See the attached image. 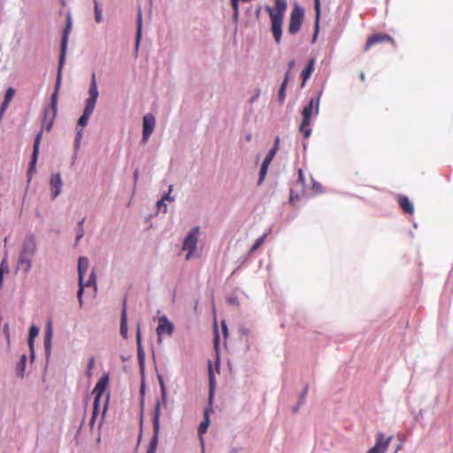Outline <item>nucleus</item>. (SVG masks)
I'll list each match as a JSON object with an SVG mask.
<instances>
[{
    "mask_svg": "<svg viewBox=\"0 0 453 453\" xmlns=\"http://www.w3.org/2000/svg\"><path fill=\"white\" fill-rule=\"evenodd\" d=\"M71 26H72L71 20H70V19H68L66 27H65L63 36H62L60 58H59V64H58V78H57L55 91L51 96V109L50 110L47 109L44 112L43 122L46 121V118H47L48 114H50V111H51V119L47 126V130H50L51 124H52V119L55 118V116L57 114L58 91V88H59L60 83H61V71H62L63 65H64L65 58L67 40H68V35L70 34Z\"/></svg>",
    "mask_w": 453,
    "mask_h": 453,
    "instance_id": "1",
    "label": "nucleus"
},
{
    "mask_svg": "<svg viewBox=\"0 0 453 453\" xmlns=\"http://www.w3.org/2000/svg\"><path fill=\"white\" fill-rule=\"evenodd\" d=\"M36 242L33 235L27 236L22 244L21 250L19 252L18 265L22 268L25 273L30 271L32 266V257L36 251Z\"/></svg>",
    "mask_w": 453,
    "mask_h": 453,
    "instance_id": "2",
    "label": "nucleus"
},
{
    "mask_svg": "<svg viewBox=\"0 0 453 453\" xmlns=\"http://www.w3.org/2000/svg\"><path fill=\"white\" fill-rule=\"evenodd\" d=\"M97 97L98 91L96 87V75L93 74L88 90V98H87L86 100V105L83 114L80 117L78 120V127H84L87 126L88 119L94 111Z\"/></svg>",
    "mask_w": 453,
    "mask_h": 453,
    "instance_id": "3",
    "label": "nucleus"
},
{
    "mask_svg": "<svg viewBox=\"0 0 453 453\" xmlns=\"http://www.w3.org/2000/svg\"><path fill=\"white\" fill-rule=\"evenodd\" d=\"M321 92L316 98H311L309 104L303 108L302 111V122L299 127L301 133L303 134L305 138H308L311 135V117L313 112L315 114L319 113V96Z\"/></svg>",
    "mask_w": 453,
    "mask_h": 453,
    "instance_id": "4",
    "label": "nucleus"
},
{
    "mask_svg": "<svg viewBox=\"0 0 453 453\" xmlns=\"http://www.w3.org/2000/svg\"><path fill=\"white\" fill-rule=\"evenodd\" d=\"M304 10L300 5L296 4L291 12L288 25V33L296 35L299 32L303 21Z\"/></svg>",
    "mask_w": 453,
    "mask_h": 453,
    "instance_id": "5",
    "label": "nucleus"
},
{
    "mask_svg": "<svg viewBox=\"0 0 453 453\" xmlns=\"http://www.w3.org/2000/svg\"><path fill=\"white\" fill-rule=\"evenodd\" d=\"M159 418H160V403L157 401L153 413V431L154 434L150 441L146 453H156L158 432H159Z\"/></svg>",
    "mask_w": 453,
    "mask_h": 453,
    "instance_id": "6",
    "label": "nucleus"
},
{
    "mask_svg": "<svg viewBox=\"0 0 453 453\" xmlns=\"http://www.w3.org/2000/svg\"><path fill=\"white\" fill-rule=\"evenodd\" d=\"M199 234V227L196 226L190 230L183 242L182 250H187L186 259L189 260L193 252L196 250L197 243V235Z\"/></svg>",
    "mask_w": 453,
    "mask_h": 453,
    "instance_id": "7",
    "label": "nucleus"
},
{
    "mask_svg": "<svg viewBox=\"0 0 453 453\" xmlns=\"http://www.w3.org/2000/svg\"><path fill=\"white\" fill-rule=\"evenodd\" d=\"M88 259L85 257H81L78 261V273H79V289L77 293V297L79 300L80 306L81 307L83 304V292H84V283L83 278L88 268Z\"/></svg>",
    "mask_w": 453,
    "mask_h": 453,
    "instance_id": "8",
    "label": "nucleus"
},
{
    "mask_svg": "<svg viewBox=\"0 0 453 453\" xmlns=\"http://www.w3.org/2000/svg\"><path fill=\"white\" fill-rule=\"evenodd\" d=\"M210 380H211V390H210L209 404L204 409L203 420L201 422V424L199 425V427H198V434L200 437H202V435L206 433V431L209 427L210 413L212 411V397H213V378H212V375H211Z\"/></svg>",
    "mask_w": 453,
    "mask_h": 453,
    "instance_id": "9",
    "label": "nucleus"
},
{
    "mask_svg": "<svg viewBox=\"0 0 453 453\" xmlns=\"http://www.w3.org/2000/svg\"><path fill=\"white\" fill-rule=\"evenodd\" d=\"M389 42L395 46V41L388 35L384 33H377L368 36L366 42L364 46V50L368 51L372 47L378 43Z\"/></svg>",
    "mask_w": 453,
    "mask_h": 453,
    "instance_id": "10",
    "label": "nucleus"
},
{
    "mask_svg": "<svg viewBox=\"0 0 453 453\" xmlns=\"http://www.w3.org/2000/svg\"><path fill=\"white\" fill-rule=\"evenodd\" d=\"M156 125L155 116L149 113L142 119V142L146 143L154 131Z\"/></svg>",
    "mask_w": 453,
    "mask_h": 453,
    "instance_id": "11",
    "label": "nucleus"
},
{
    "mask_svg": "<svg viewBox=\"0 0 453 453\" xmlns=\"http://www.w3.org/2000/svg\"><path fill=\"white\" fill-rule=\"evenodd\" d=\"M270 18L272 22V33L276 43L279 44L281 40L283 19L280 18V14H272Z\"/></svg>",
    "mask_w": 453,
    "mask_h": 453,
    "instance_id": "12",
    "label": "nucleus"
},
{
    "mask_svg": "<svg viewBox=\"0 0 453 453\" xmlns=\"http://www.w3.org/2000/svg\"><path fill=\"white\" fill-rule=\"evenodd\" d=\"M390 441L391 437L385 439L383 434H378L376 436L375 445L372 448H371L366 453H385Z\"/></svg>",
    "mask_w": 453,
    "mask_h": 453,
    "instance_id": "13",
    "label": "nucleus"
},
{
    "mask_svg": "<svg viewBox=\"0 0 453 453\" xmlns=\"http://www.w3.org/2000/svg\"><path fill=\"white\" fill-rule=\"evenodd\" d=\"M62 179L60 173H53L50 176V187L52 193V199H55L62 190Z\"/></svg>",
    "mask_w": 453,
    "mask_h": 453,
    "instance_id": "14",
    "label": "nucleus"
},
{
    "mask_svg": "<svg viewBox=\"0 0 453 453\" xmlns=\"http://www.w3.org/2000/svg\"><path fill=\"white\" fill-rule=\"evenodd\" d=\"M109 382V376L108 374H103L101 378L98 380V381L96 384V387L94 388L93 394H95V398L101 399L103 394L104 393L106 387Z\"/></svg>",
    "mask_w": 453,
    "mask_h": 453,
    "instance_id": "15",
    "label": "nucleus"
},
{
    "mask_svg": "<svg viewBox=\"0 0 453 453\" xmlns=\"http://www.w3.org/2000/svg\"><path fill=\"white\" fill-rule=\"evenodd\" d=\"M173 326L166 318L164 317L159 319V323L157 328V333L158 336L164 334L171 335L173 334Z\"/></svg>",
    "mask_w": 453,
    "mask_h": 453,
    "instance_id": "16",
    "label": "nucleus"
},
{
    "mask_svg": "<svg viewBox=\"0 0 453 453\" xmlns=\"http://www.w3.org/2000/svg\"><path fill=\"white\" fill-rule=\"evenodd\" d=\"M397 203L400 206V208L407 214H413L414 212V207L411 201L405 196H397Z\"/></svg>",
    "mask_w": 453,
    "mask_h": 453,
    "instance_id": "17",
    "label": "nucleus"
},
{
    "mask_svg": "<svg viewBox=\"0 0 453 453\" xmlns=\"http://www.w3.org/2000/svg\"><path fill=\"white\" fill-rule=\"evenodd\" d=\"M41 139H42V133H39L35 137V144H34V150H33L32 158H31V162H30V165H29V173H32L35 169V164L37 161V157L39 154V146H40Z\"/></svg>",
    "mask_w": 453,
    "mask_h": 453,
    "instance_id": "18",
    "label": "nucleus"
},
{
    "mask_svg": "<svg viewBox=\"0 0 453 453\" xmlns=\"http://www.w3.org/2000/svg\"><path fill=\"white\" fill-rule=\"evenodd\" d=\"M314 64H315V58H311L309 60L306 67L302 71V73H301V77L303 79L302 87L304 86L305 82L307 81V80L311 77V73H313Z\"/></svg>",
    "mask_w": 453,
    "mask_h": 453,
    "instance_id": "19",
    "label": "nucleus"
},
{
    "mask_svg": "<svg viewBox=\"0 0 453 453\" xmlns=\"http://www.w3.org/2000/svg\"><path fill=\"white\" fill-rule=\"evenodd\" d=\"M275 6L276 10H273L271 7H267V11L269 12V15L272 14H280V18L283 19L284 17V12L287 8V3L285 0H275Z\"/></svg>",
    "mask_w": 453,
    "mask_h": 453,
    "instance_id": "20",
    "label": "nucleus"
},
{
    "mask_svg": "<svg viewBox=\"0 0 453 453\" xmlns=\"http://www.w3.org/2000/svg\"><path fill=\"white\" fill-rule=\"evenodd\" d=\"M120 334L125 339L127 337V314L126 302H124L123 309H122V311H121Z\"/></svg>",
    "mask_w": 453,
    "mask_h": 453,
    "instance_id": "21",
    "label": "nucleus"
},
{
    "mask_svg": "<svg viewBox=\"0 0 453 453\" xmlns=\"http://www.w3.org/2000/svg\"><path fill=\"white\" fill-rule=\"evenodd\" d=\"M279 143H280V138L277 136L275 138V143L274 146L269 150L267 153L265 158L264 159L263 163L266 165H270L272 160L273 159L278 149H279Z\"/></svg>",
    "mask_w": 453,
    "mask_h": 453,
    "instance_id": "22",
    "label": "nucleus"
},
{
    "mask_svg": "<svg viewBox=\"0 0 453 453\" xmlns=\"http://www.w3.org/2000/svg\"><path fill=\"white\" fill-rule=\"evenodd\" d=\"M314 7L316 11V20H315V33L312 38V42L316 41L317 35L319 33V22L320 17V0H314Z\"/></svg>",
    "mask_w": 453,
    "mask_h": 453,
    "instance_id": "23",
    "label": "nucleus"
},
{
    "mask_svg": "<svg viewBox=\"0 0 453 453\" xmlns=\"http://www.w3.org/2000/svg\"><path fill=\"white\" fill-rule=\"evenodd\" d=\"M288 79H289V72H287L286 75H285V78H284V81L280 88V90H279V95H278V97H279V101L280 104H283L284 101H285V98H286V88H287V84H288Z\"/></svg>",
    "mask_w": 453,
    "mask_h": 453,
    "instance_id": "24",
    "label": "nucleus"
},
{
    "mask_svg": "<svg viewBox=\"0 0 453 453\" xmlns=\"http://www.w3.org/2000/svg\"><path fill=\"white\" fill-rule=\"evenodd\" d=\"M94 13H95V20L96 23H101L103 21V9L101 7L98 0H94Z\"/></svg>",
    "mask_w": 453,
    "mask_h": 453,
    "instance_id": "25",
    "label": "nucleus"
},
{
    "mask_svg": "<svg viewBox=\"0 0 453 453\" xmlns=\"http://www.w3.org/2000/svg\"><path fill=\"white\" fill-rule=\"evenodd\" d=\"M100 401L101 399H98V398H95L94 399V403H93V412H92V417H91V419H90V425L91 426H94L95 424V420L100 411Z\"/></svg>",
    "mask_w": 453,
    "mask_h": 453,
    "instance_id": "26",
    "label": "nucleus"
},
{
    "mask_svg": "<svg viewBox=\"0 0 453 453\" xmlns=\"http://www.w3.org/2000/svg\"><path fill=\"white\" fill-rule=\"evenodd\" d=\"M142 37V12L138 13V24H137V33H136V40H135V50H138L140 41Z\"/></svg>",
    "mask_w": 453,
    "mask_h": 453,
    "instance_id": "27",
    "label": "nucleus"
},
{
    "mask_svg": "<svg viewBox=\"0 0 453 453\" xmlns=\"http://www.w3.org/2000/svg\"><path fill=\"white\" fill-rule=\"evenodd\" d=\"M52 333H53L52 323H51V321H49L47 327H46V332H45V342L44 343H45L46 348H49L50 345Z\"/></svg>",
    "mask_w": 453,
    "mask_h": 453,
    "instance_id": "28",
    "label": "nucleus"
},
{
    "mask_svg": "<svg viewBox=\"0 0 453 453\" xmlns=\"http://www.w3.org/2000/svg\"><path fill=\"white\" fill-rule=\"evenodd\" d=\"M27 357L25 354L21 356L19 362L17 364V372L20 377H23V372L26 366Z\"/></svg>",
    "mask_w": 453,
    "mask_h": 453,
    "instance_id": "29",
    "label": "nucleus"
},
{
    "mask_svg": "<svg viewBox=\"0 0 453 453\" xmlns=\"http://www.w3.org/2000/svg\"><path fill=\"white\" fill-rule=\"evenodd\" d=\"M268 167H269V165L262 163L260 172H259L258 185H260L263 182V180H265L266 173H267Z\"/></svg>",
    "mask_w": 453,
    "mask_h": 453,
    "instance_id": "30",
    "label": "nucleus"
},
{
    "mask_svg": "<svg viewBox=\"0 0 453 453\" xmlns=\"http://www.w3.org/2000/svg\"><path fill=\"white\" fill-rule=\"evenodd\" d=\"M266 236H267V234H265L261 237L257 239L256 242H254V244L252 245L251 249H250V252H255L263 244V242H265Z\"/></svg>",
    "mask_w": 453,
    "mask_h": 453,
    "instance_id": "31",
    "label": "nucleus"
},
{
    "mask_svg": "<svg viewBox=\"0 0 453 453\" xmlns=\"http://www.w3.org/2000/svg\"><path fill=\"white\" fill-rule=\"evenodd\" d=\"M96 273L94 271H92L90 273L89 279L88 280L86 284H84V287L85 286H87V287L92 286V287L96 288Z\"/></svg>",
    "mask_w": 453,
    "mask_h": 453,
    "instance_id": "32",
    "label": "nucleus"
},
{
    "mask_svg": "<svg viewBox=\"0 0 453 453\" xmlns=\"http://www.w3.org/2000/svg\"><path fill=\"white\" fill-rule=\"evenodd\" d=\"M38 328L35 326H32L29 330V344L32 345L34 337L38 334Z\"/></svg>",
    "mask_w": 453,
    "mask_h": 453,
    "instance_id": "33",
    "label": "nucleus"
},
{
    "mask_svg": "<svg viewBox=\"0 0 453 453\" xmlns=\"http://www.w3.org/2000/svg\"><path fill=\"white\" fill-rule=\"evenodd\" d=\"M4 272H8V265L4 260L0 265V285L2 284Z\"/></svg>",
    "mask_w": 453,
    "mask_h": 453,
    "instance_id": "34",
    "label": "nucleus"
},
{
    "mask_svg": "<svg viewBox=\"0 0 453 453\" xmlns=\"http://www.w3.org/2000/svg\"><path fill=\"white\" fill-rule=\"evenodd\" d=\"M15 94V89L12 88H9L7 90H6V93H5V96H4V100L5 101H8V102H11L13 96Z\"/></svg>",
    "mask_w": 453,
    "mask_h": 453,
    "instance_id": "35",
    "label": "nucleus"
},
{
    "mask_svg": "<svg viewBox=\"0 0 453 453\" xmlns=\"http://www.w3.org/2000/svg\"><path fill=\"white\" fill-rule=\"evenodd\" d=\"M141 342H142L141 341V328H140V325L138 324L137 329H136V343H137L138 352H140V350L142 349Z\"/></svg>",
    "mask_w": 453,
    "mask_h": 453,
    "instance_id": "36",
    "label": "nucleus"
},
{
    "mask_svg": "<svg viewBox=\"0 0 453 453\" xmlns=\"http://www.w3.org/2000/svg\"><path fill=\"white\" fill-rule=\"evenodd\" d=\"M239 1L240 0H231V5L233 7V10H234V15L235 17L238 16L239 14Z\"/></svg>",
    "mask_w": 453,
    "mask_h": 453,
    "instance_id": "37",
    "label": "nucleus"
},
{
    "mask_svg": "<svg viewBox=\"0 0 453 453\" xmlns=\"http://www.w3.org/2000/svg\"><path fill=\"white\" fill-rule=\"evenodd\" d=\"M81 137H82V129H79V130H77L76 138H75V143H76L77 147H79V145H80Z\"/></svg>",
    "mask_w": 453,
    "mask_h": 453,
    "instance_id": "38",
    "label": "nucleus"
},
{
    "mask_svg": "<svg viewBox=\"0 0 453 453\" xmlns=\"http://www.w3.org/2000/svg\"><path fill=\"white\" fill-rule=\"evenodd\" d=\"M298 182H300L302 186L304 185V175L302 169L298 170Z\"/></svg>",
    "mask_w": 453,
    "mask_h": 453,
    "instance_id": "39",
    "label": "nucleus"
},
{
    "mask_svg": "<svg viewBox=\"0 0 453 453\" xmlns=\"http://www.w3.org/2000/svg\"><path fill=\"white\" fill-rule=\"evenodd\" d=\"M84 235V229L78 228L76 235V242L78 243Z\"/></svg>",
    "mask_w": 453,
    "mask_h": 453,
    "instance_id": "40",
    "label": "nucleus"
},
{
    "mask_svg": "<svg viewBox=\"0 0 453 453\" xmlns=\"http://www.w3.org/2000/svg\"><path fill=\"white\" fill-rule=\"evenodd\" d=\"M219 333H218V329L217 327H215V334H214V346L215 348L217 349L218 346H219Z\"/></svg>",
    "mask_w": 453,
    "mask_h": 453,
    "instance_id": "41",
    "label": "nucleus"
},
{
    "mask_svg": "<svg viewBox=\"0 0 453 453\" xmlns=\"http://www.w3.org/2000/svg\"><path fill=\"white\" fill-rule=\"evenodd\" d=\"M172 189H173V188H172V186H170L168 194L165 195V196L162 197V200H163V201H165V200L173 201V197H172V196H170V193L172 192Z\"/></svg>",
    "mask_w": 453,
    "mask_h": 453,
    "instance_id": "42",
    "label": "nucleus"
},
{
    "mask_svg": "<svg viewBox=\"0 0 453 453\" xmlns=\"http://www.w3.org/2000/svg\"><path fill=\"white\" fill-rule=\"evenodd\" d=\"M157 206L158 210H161V208L164 207V212L166 211V204L165 203V201H163L162 199L157 202Z\"/></svg>",
    "mask_w": 453,
    "mask_h": 453,
    "instance_id": "43",
    "label": "nucleus"
},
{
    "mask_svg": "<svg viewBox=\"0 0 453 453\" xmlns=\"http://www.w3.org/2000/svg\"><path fill=\"white\" fill-rule=\"evenodd\" d=\"M298 199H299L298 195H294L293 191H291L290 196H289L290 203H294L296 200H298Z\"/></svg>",
    "mask_w": 453,
    "mask_h": 453,
    "instance_id": "44",
    "label": "nucleus"
},
{
    "mask_svg": "<svg viewBox=\"0 0 453 453\" xmlns=\"http://www.w3.org/2000/svg\"><path fill=\"white\" fill-rule=\"evenodd\" d=\"M94 365H95V359H94V357H91L88 364V369L92 370L94 368Z\"/></svg>",
    "mask_w": 453,
    "mask_h": 453,
    "instance_id": "45",
    "label": "nucleus"
},
{
    "mask_svg": "<svg viewBox=\"0 0 453 453\" xmlns=\"http://www.w3.org/2000/svg\"><path fill=\"white\" fill-rule=\"evenodd\" d=\"M221 327H222V331H223L224 335L226 336L227 335V326H226V324L225 322H222Z\"/></svg>",
    "mask_w": 453,
    "mask_h": 453,
    "instance_id": "46",
    "label": "nucleus"
},
{
    "mask_svg": "<svg viewBox=\"0 0 453 453\" xmlns=\"http://www.w3.org/2000/svg\"><path fill=\"white\" fill-rule=\"evenodd\" d=\"M108 400H109V395H107V397H106V401H105V403H104V408H103V416H104V413L106 412Z\"/></svg>",
    "mask_w": 453,
    "mask_h": 453,
    "instance_id": "47",
    "label": "nucleus"
},
{
    "mask_svg": "<svg viewBox=\"0 0 453 453\" xmlns=\"http://www.w3.org/2000/svg\"><path fill=\"white\" fill-rule=\"evenodd\" d=\"M295 65V60H291L289 63H288V72L290 73L291 69L294 67Z\"/></svg>",
    "mask_w": 453,
    "mask_h": 453,
    "instance_id": "48",
    "label": "nucleus"
},
{
    "mask_svg": "<svg viewBox=\"0 0 453 453\" xmlns=\"http://www.w3.org/2000/svg\"><path fill=\"white\" fill-rule=\"evenodd\" d=\"M84 222H85V219H82L81 220H80L78 223V228L83 229Z\"/></svg>",
    "mask_w": 453,
    "mask_h": 453,
    "instance_id": "49",
    "label": "nucleus"
},
{
    "mask_svg": "<svg viewBox=\"0 0 453 453\" xmlns=\"http://www.w3.org/2000/svg\"><path fill=\"white\" fill-rule=\"evenodd\" d=\"M359 77H360V80H361L362 81H365V73H364L363 72H361V73H360Z\"/></svg>",
    "mask_w": 453,
    "mask_h": 453,
    "instance_id": "50",
    "label": "nucleus"
},
{
    "mask_svg": "<svg viewBox=\"0 0 453 453\" xmlns=\"http://www.w3.org/2000/svg\"><path fill=\"white\" fill-rule=\"evenodd\" d=\"M245 139H246V141H247V142H250V141H251V139H252V134H248L246 135Z\"/></svg>",
    "mask_w": 453,
    "mask_h": 453,
    "instance_id": "51",
    "label": "nucleus"
},
{
    "mask_svg": "<svg viewBox=\"0 0 453 453\" xmlns=\"http://www.w3.org/2000/svg\"><path fill=\"white\" fill-rule=\"evenodd\" d=\"M138 174H139V173H138V170H136V171L134 172V181H136V180H137V179H138Z\"/></svg>",
    "mask_w": 453,
    "mask_h": 453,
    "instance_id": "52",
    "label": "nucleus"
}]
</instances>
